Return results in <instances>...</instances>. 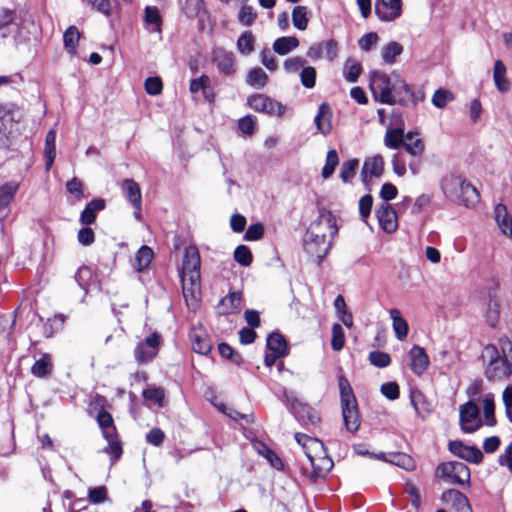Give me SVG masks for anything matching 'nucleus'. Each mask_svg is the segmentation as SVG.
Here are the masks:
<instances>
[{
	"instance_id": "f257e3e1",
	"label": "nucleus",
	"mask_w": 512,
	"mask_h": 512,
	"mask_svg": "<svg viewBox=\"0 0 512 512\" xmlns=\"http://www.w3.org/2000/svg\"><path fill=\"white\" fill-rule=\"evenodd\" d=\"M370 90L375 101L393 105H405L413 102L414 93L401 75L395 71L386 74L382 71H373L370 75Z\"/></svg>"
},
{
	"instance_id": "f03ea898",
	"label": "nucleus",
	"mask_w": 512,
	"mask_h": 512,
	"mask_svg": "<svg viewBox=\"0 0 512 512\" xmlns=\"http://www.w3.org/2000/svg\"><path fill=\"white\" fill-rule=\"evenodd\" d=\"M337 233L335 216L330 211L322 209L306 230L303 239L305 251L321 259L329 251Z\"/></svg>"
},
{
	"instance_id": "7ed1b4c3",
	"label": "nucleus",
	"mask_w": 512,
	"mask_h": 512,
	"mask_svg": "<svg viewBox=\"0 0 512 512\" xmlns=\"http://www.w3.org/2000/svg\"><path fill=\"white\" fill-rule=\"evenodd\" d=\"M338 387L344 427L348 433L356 435L361 427L362 415L350 382L343 374L338 376Z\"/></svg>"
},
{
	"instance_id": "20e7f679",
	"label": "nucleus",
	"mask_w": 512,
	"mask_h": 512,
	"mask_svg": "<svg viewBox=\"0 0 512 512\" xmlns=\"http://www.w3.org/2000/svg\"><path fill=\"white\" fill-rule=\"evenodd\" d=\"M441 188L447 198L466 207H473L479 201L477 189L461 176L447 175L442 179Z\"/></svg>"
},
{
	"instance_id": "39448f33",
	"label": "nucleus",
	"mask_w": 512,
	"mask_h": 512,
	"mask_svg": "<svg viewBox=\"0 0 512 512\" xmlns=\"http://www.w3.org/2000/svg\"><path fill=\"white\" fill-rule=\"evenodd\" d=\"M200 265L201 258L198 248L194 245L186 247L180 271L182 288H193L200 285Z\"/></svg>"
},
{
	"instance_id": "423d86ee",
	"label": "nucleus",
	"mask_w": 512,
	"mask_h": 512,
	"mask_svg": "<svg viewBox=\"0 0 512 512\" xmlns=\"http://www.w3.org/2000/svg\"><path fill=\"white\" fill-rule=\"evenodd\" d=\"M435 476L450 485L471 486V472L463 462H442L436 467Z\"/></svg>"
},
{
	"instance_id": "0eeeda50",
	"label": "nucleus",
	"mask_w": 512,
	"mask_h": 512,
	"mask_svg": "<svg viewBox=\"0 0 512 512\" xmlns=\"http://www.w3.org/2000/svg\"><path fill=\"white\" fill-rule=\"evenodd\" d=\"M459 426L466 434L475 433L483 426L479 407L473 400L459 406Z\"/></svg>"
},
{
	"instance_id": "6e6552de",
	"label": "nucleus",
	"mask_w": 512,
	"mask_h": 512,
	"mask_svg": "<svg viewBox=\"0 0 512 512\" xmlns=\"http://www.w3.org/2000/svg\"><path fill=\"white\" fill-rule=\"evenodd\" d=\"M161 345V335L153 332L144 340L140 341L134 349L135 360L139 364L148 363L159 353Z\"/></svg>"
},
{
	"instance_id": "1a4fd4ad",
	"label": "nucleus",
	"mask_w": 512,
	"mask_h": 512,
	"mask_svg": "<svg viewBox=\"0 0 512 512\" xmlns=\"http://www.w3.org/2000/svg\"><path fill=\"white\" fill-rule=\"evenodd\" d=\"M249 106L256 112L266 113L271 116H283L286 106L282 103L264 95L254 94L248 98Z\"/></svg>"
},
{
	"instance_id": "9d476101",
	"label": "nucleus",
	"mask_w": 512,
	"mask_h": 512,
	"mask_svg": "<svg viewBox=\"0 0 512 512\" xmlns=\"http://www.w3.org/2000/svg\"><path fill=\"white\" fill-rule=\"evenodd\" d=\"M440 500L455 512H473L468 497L461 491L449 488L441 493Z\"/></svg>"
},
{
	"instance_id": "9b49d317",
	"label": "nucleus",
	"mask_w": 512,
	"mask_h": 512,
	"mask_svg": "<svg viewBox=\"0 0 512 512\" xmlns=\"http://www.w3.org/2000/svg\"><path fill=\"white\" fill-rule=\"evenodd\" d=\"M296 442L301 445L308 461L313 460L327 452L324 443L318 438L308 436L305 433L296 432L294 435Z\"/></svg>"
},
{
	"instance_id": "f8f14e48",
	"label": "nucleus",
	"mask_w": 512,
	"mask_h": 512,
	"mask_svg": "<svg viewBox=\"0 0 512 512\" xmlns=\"http://www.w3.org/2000/svg\"><path fill=\"white\" fill-rule=\"evenodd\" d=\"M402 5V0H376L375 14L381 21H395L402 14Z\"/></svg>"
},
{
	"instance_id": "ddd939ff",
	"label": "nucleus",
	"mask_w": 512,
	"mask_h": 512,
	"mask_svg": "<svg viewBox=\"0 0 512 512\" xmlns=\"http://www.w3.org/2000/svg\"><path fill=\"white\" fill-rule=\"evenodd\" d=\"M448 446L452 454L467 462L480 464L483 460V453L477 446L465 445L460 440L450 441Z\"/></svg>"
},
{
	"instance_id": "4468645a",
	"label": "nucleus",
	"mask_w": 512,
	"mask_h": 512,
	"mask_svg": "<svg viewBox=\"0 0 512 512\" xmlns=\"http://www.w3.org/2000/svg\"><path fill=\"white\" fill-rule=\"evenodd\" d=\"M376 217L381 229L386 233H393L398 228V218L393 207L388 203H381L376 209Z\"/></svg>"
},
{
	"instance_id": "2eb2a0df",
	"label": "nucleus",
	"mask_w": 512,
	"mask_h": 512,
	"mask_svg": "<svg viewBox=\"0 0 512 512\" xmlns=\"http://www.w3.org/2000/svg\"><path fill=\"white\" fill-rule=\"evenodd\" d=\"M213 62L218 71L224 76H233L237 71L235 57L232 52L220 48L215 49L213 52Z\"/></svg>"
},
{
	"instance_id": "dca6fc26",
	"label": "nucleus",
	"mask_w": 512,
	"mask_h": 512,
	"mask_svg": "<svg viewBox=\"0 0 512 512\" xmlns=\"http://www.w3.org/2000/svg\"><path fill=\"white\" fill-rule=\"evenodd\" d=\"M338 55V43L335 40H327L315 45H312L308 51L307 56L312 59L326 58L329 61L334 60Z\"/></svg>"
},
{
	"instance_id": "f3484780",
	"label": "nucleus",
	"mask_w": 512,
	"mask_h": 512,
	"mask_svg": "<svg viewBox=\"0 0 512 512\" xmlns=\"http://www.w3.org/2000/svg\"><path fill=\"white\" fill-rule=\"evenodd\" d=\"M410 357V368L418 376L422 375L429 366V357L425 349L419 345H413L408 352Z\"/></svg>"
},
{
	"instance_id": "a211bd4d",
	"label": "nucleus",
	"mask_w": 512,
	"mask_h": 512,
	"mask_svg": "<svg viewBox=\"0 0 512 512\" xmlns=\"http://www.w3.org/2000/svg\"><path fill=\"white\" fill-rule=\"evenodd\" d=\"M384 171V159L381 155L367 157L363 163L361 177L364 183L372 177H380Z\"/></svg>"
},
{
	"instance_id": "6ab92c4d",
	"label": "nucleus",
	"mask_w": 512,
	"mask_h": 512,
	"mask_svg": "<svg viewBox=\"0 0 512 512\" xmlns=\"http://www.w3.org/2000/svg\"><path fill=\"white\" fill-rule=\"evenodd\" d=\"M241 302L242 292L230 290V293L219 301L218 313L225 316L238 313L241 310Z\"/></svg>"
},
{
	"instance_id": "aec40b11",
	"label": "nucleus",
	"mask_w": 512,
	"mask_h": 512,
	"mask_svg": "<svg viewBox=\"0 0 512 512\" xmlns=\"http://www.w3.org/2000/svg\"><path fill=\"white\" fill-rule=\"evenodd\" d=\"M54 370V362L52 355L49 353H41L39 359H37L30 368L31 374L39 379H46L52 376Z\"/></svg>"
},
{
	"instance_id": "412c9836",
	"label": "nucleus",
	"mask_w": 512,
	"mask_h": 512,
	"mask_svg": "<svg viewBox=\"0 0 512 512\" xmlns=\"http://www.w3.org/2000/svg\"><path fill=\"white\" fill-rule=\"evenodd\" d=\"M309 463L312 468L310 478L313 481L318 478H324L334 465L333 460L327 452L313 460H310Z\"/></svg>"
},
{
	"instance_id": "4be33fe9",
	"label": "nucleus",
	"mask_w": 512,
	"mask_h": 512,
	"mask_svg": "<svg viewBox=\"0 0 512 512\" xmlns=\"http://www.w3.org/2000/svg\"><path fill=\"white\" fill-rule=\"evenodd\" d=\"M410 403L413 406L417 416L425 418L431 412L430 402L427 400L425 394L419 389H411Z\"/></svg>"
},
{
	"instance_id": "5701e85b",
	"label": "nucleus",
	"mask_w": 512,
	"mask_h": 512,
	"mask_svg": "<svg viewBox=\"0 0 512 512\" xmlns=\"http://www.w3.org/2000/svg\"><path fill=\"white\" fill-rule=\"evenodd\" d=\"M495 221L501 232L512 239V216L504 204H497L494 208Z\"/></svg>"
},
{
	"instance_id": "b1692460",
	"label": "nucleus",
	"mask_w": 512,
	"mask_h": 512,
	"mask_svg": "<svg viewBox=\"0 0 512 512\" xmlns=\"http://www.w3.org/2000/svg\"><path fill=\"white\" fill-rule=\"evenodd\" d=\"M190 340L192 344V349L194 352L207 355L212 350V343L207 335V333L200 329L196 330L194 329L190 333Z\"/></svg>"
},
{
	"instance_id": "393cba45",
	"label": "nucleus",
	"mask_w": 512,
	"mask_h": 512,
	"mask_svg": "<svg viewBox=\"0 0 512 512\" xmlns=\"http://www.w3.org/2000/svg\"><path fill=\"white\" fill-rule=\"evenodd\" d=\"M332 111L330 106L327 103H322L318 108V113L314 118L315 125L317 130L323 134L327 135L332 130Z\"/></svg>"
},
{
	"instance_id": "a878e982",
	"label": "nucleus",
	"mask_w": 512,
	"mask_h": 512,
	"mask_svg": "<svg viewBox=\"0 0 512 512\" xmlns=\"http://www.w3.org/2000/svg\"><path fill=\"white\" fill-rule=\"evenodd\" d=\"M506 66L501 60H496L493 67V81L497 90L506 93L510 90L511 84L506 77Z\"/></svg>"
},
{
	"instance_id": "bb28decb",
	"label": "nucleus",
	"mask_w": 512,
	"mask_h": 512,
	"mask_svg": "<svg viewBox=\"0 0 512 512\" xmlns=\"http://www.w3.org/2000/svg\"><path fill=\"white\" fill-rule=\"evenodd\" d=\"M122 190L136 210H141L142 196L139 185L133 179H125Z\"/></svg>"
},
{
	"instance_id": "cd10ccee",
	"label": "nucleus",
	"mask_w": 512,
	"mask_h": 512,
	"mask_svg": "<svg viewBox=\"0 0 512 512\" xmlns=\"http://www.w3.org/2000/svg\"><path fill=\"white\" fill-rule=\"evenodd\" d=\"M267 351H273L278 355L288 354V343L285 337L278 331L272 332L268 335L266 340Z\"/></svg>"
},
{
	"instance_id": "c85d7f7f",
	"label": "nucleus",
	"mask_w": 512,
	"mask_h": 512,
	"mask_svg": "<svg viewBox=\"0 0 512 512\" xmlns=\"http://www.w3.org/2000/svg\"><path fill=\"white\" fill-rule=\"evenodd\" d=\"M483 408V425L488 427H494L497 425V419L495 416V400L493 393H487L484 395L482 401Z\"/></svg>"
},
{
	"instance_id": "c756f323",
	"label": "nucleus",
	"mask_w": 512,
	"mask_h": 512,
	"mask_svg": "<svg viewBox=\"0 0 512 512\" xmlns=\"http://www.w3.org/2000/svg\"><path fill=\"white\" fill-rule=\"evenodd\" d=\"M105 208V201L103 199H94L90 201L85 209L81 212L80 221L84 225H90L96 220L97 212Z\"/></svg>"
},
{
	"instance_id": "7c9ffc66",
	"label": "nucleus",
	"mask_w": 512,
	"mask_h": 512,
	"mask_svg": "<svg viewBox=\"0 0 512 512\" xmlns=\"http://www.w3.org/2000/svg\"><path fill=\"white\" fill-rule=\"evenodd\" d=\"M45 170L49 171L56 158V131L49 130L45 138L44 147Z\"/></svg>"
},
{
	"instance_id": "2f4dec72",
	"label": "nucleus",
	"mask_w": 512,
	"mask_h": 512,
	"mask_svg": "<svg viewBox=\"0 0 512 512\" xmlns=\"http://www.w3.org/2000/svg\"><path fill=\"white\" fill-rule=\"evenodd\" d=\"M405 135L402 128H391V125L387 126V130L384 135V145L390 149H398L404 143Z\"/></svg>"
},
{
	"instance_id": "473e14b6",
	"label": "nucleus",
	"mask_w": 512,
	"mask_h": 512,
	"mask_svg": "<svg viewBox=\"0 0 512 512\" xmlns=\"http://www.w3.org/2000/svg\"><path fill=\"white\" fill-rule=\"evenodd\" d=\"M98 426L102 431V436L117 433V428L112 415L106 409H100L96 416Z\"/></svg>"
},
{
	"instance_id": "72a5a7b5",
	"label": "nucleus",
	"mask_w": 512,
	"mask_h": 512,
	"mask_svg": "<svg viewBox=\"0 0 512 512\" xmlns=\"http://www.w3.org/2000/svg\"><path fill=\"white\" fill-rule=\"evenodd\" d=\"M389 314H390L391 319L393 320L392 325H393V329H394L396 337L399 340H403L404 338H406L408 331H409V326H408L407 321L401 316L400 311L396 308L390 309Z\"/></svg>"
},
{
	"instance_id": "f704fd0d",
	"label": "nucleus",
	"mask_w": 512,
	"mask_h": 512,
	"mask_svg": "<svg viewBox=\"0 0 512 512\" xmlns=\"http://www.w3.org/2000/svg\"><path fill=\"white\" fill-rule=\"evenodd\" d=\"M299 46L298 38L294 36L280 37L273 43V50L279 55H286Z\"/></svg>"
},
{
	"instance_id": "c9c22d12",
	"label": "nucleus",
	"mask_w": 512,
	"mask_h": 512,
	"mask_svg": "<svg viewBox=\"0 0 512 512\" xmlns=\"http://www.w3.org/2000/svg\"><path fill=\"white\" fill-rule=\"evenodd\" d=\"M298 420L306 427L319 425L321 418L318 413L310 406L303 405L297 411Z\"/></svg>"
},
{
	"instance_id": "e433bc0d",
	"label": "nucleus",
	"mask_w": 512,
	"mask_h": 512,
	"mask_svg": "<svg viewBox=\"0 0 512 512\" xmlns=\"http://www.w3.org/2000/svg\"><path fill=\"white\" fill-rule=\"evenodd\" d=\"M18 189L19 184L14 181L5 183L0 187V212L11 203Z\"/></svg>"
},
{
	"instance_id": "4c0bfd02",
	"label": "nucleus",
	"mask_w": 512,
	"mask_h": 512,
	"mask_svg": "<svg viewBox=\"0 0 512 512\" xmlns=\"http://www.w3.org/2000/svg\"><path fill=\"white\" fill-rule=\"evenodd\" d=\"M268 82V75L260 68H252L248 71L246 76V83L256 89L263 88Z\"/></svg>"
},
{
	"instance_id": "58836bf2",
	"label": "nucleus",
	"mask_w": 512,
	"mask_h": 512,
	"mask_svg": "<svg viewBox=\"0 0 512 512\" xmlns=\"http://www.w3.org/2000/svg\"><path fill=\"white\" fill-rule=\"evenodd\" d=\"M402 52L403 46L398 42L392 41L382 47L381 57L386 64L392 65Z\"/></svg>"
},
{
	"instance_id": "ea45409f",
	"label": "nucleus",
	"mask_w": 512,
	"mask_h": 512,
	"mask_svg": "<svg viewBox=\"0 0 512 512\" xmlns=\"http://www.w3.org/2000/svg\"><path fill=\"white\" fill-rule=\"evenodd\" d=\"M104 438L108 442V447L105 449V452L111 456L113 461H118L123 454V448L118 432L105 435Z\"/></svg>"
},
{
	"instance_id": "a19ab883",
	"label": "nucleus",
	"mask_w": 512,
	"mask_h": 512,
	"mask_svg": "<svg viewBox=\"0 0 512 512\" xmlns=\"http://www.w3.org/2000/svg\"><path fill=\"white\" fill-rule=\"evenodd\" d=\"M403 146L405 150L414 157L421 156L424 152L425 145L420 138H414L412 132L405 135Z\"/></svg>"
},
{
	"instance_id": "79ce46f5",
	"label": "nucleus",
	"mask_w": 512,
	"mask_h": 512,
	"mask_svg": "<svg viewBox=\"0 0 512 512\" xmlns=\"http://www.w3.org/2000/svg\"><path fill=\"white\" fill-rule=\"evenodd\" d=\"M388 461L406 471H412L416 468L415 460L410 455L403 452L389 453Z\"/></svg>"
},
{
	"instance_id": "37998d69",
	"label": "nucleus",
	"mask_w": 512,
	"mask_h": 512,
	"mask_svg": "<svg viewBox=\"0 0 512 512\" xmlns=\"http://www.w3.org/2000/svg\"><path fill=\"white\" fill-rule=\"evenodd\" d=\"M80 32L75 26H70L63 35L64 47L70 54H75L78 42L80 40Z\"/></svg>"
},
{
	"instance_id": "c03bdc74",
	"label": "nucleus",
	"mask_w": 512,
	"mask_h": 512,
	"mask_svg": "<svg viewBox=\"0 0 512 512\" xmlns=\"http://www.w3.org/2000/svg\"><path fill=\"white\" fill-rule=\"evenodd\" d=\"M292 23L298 30L304 31L308 27L309 13L306 6H296L292 11Z\"/></svg>"
},
{
	"instance_id": "a18cd8bd",
	"label": "nucleus",
	"mask_w": 512,
	"mask_h": 512,
	"mask_svg": "<svg viewBox=\"0 0 512 512\" xmlns=\"http://www.w3.org/2000/svg\"><path fill=\"white\" fill-rule=\"evenodd\" d=\"M65 316L63 315H55L53 318L48 319L46 322L42 323V334L45 338H50L54 335V333L60 330L65 323Z\"/></svg>"
},
{
	"instance_id": "49530a36",
	"label": "nucleus",
	"mask_w": 512,
	"mask_h": 512,
	"mask_svg": "<svg viewBox=\"0 0 512 512\" xmlns=\"http://www.w3.org/2000/svg\"><path fill=\"white\" fill-rule=\"evenodd\" d=\"M154 257L153 250L149 246H142L135 257V267L138 271L146 269Z\"/></svg>"
},
{
	"instance_id": "de8ad7c7",
	"label": "nucleus",
	"mask_w": 512,
	"mask_h": 512,
	"mask_svg": "<svg viewBox=\"0 0 512 512\" xmlns=\"http://www.w3.org/2000/svg\"><path fill=\"white\" fill-rule=\"evenodd\" d=\"M254 36L250 31L242 33L237 40V49L243 55H248L254 50Z\"/></svg>"
},
{
	"instance_id": "09e8293b",
	"label": "nucleus",
	"mask_w": 512,
	"mask_h": 512,
	"mask_svg": "<svg viewBox=\"0 0 512 512\" xmlns=\"http://www.w3.org/2000/svg\"><path fill=\"white\" fill-rule=\"evenodd\" d=\"M359 167V161L357 159H350L344 162L340 169V178L343 182H350L356 175V171Z\"/></svg>"
},
{
	"instance_id": "8fccbe9b",
	"label": "nucleus",
	"mask_w": 512,
	"mask_h": 512,
	"mask_svg": "<svg viewBox=\"0 0 512 512\" xmlns=\"http://www.w3.org/2000/svg\"><path fill=\"white\" fill-rule=\"evenodd\" d=\"M339 164V157L336 150L328 151L326 155L325 165L322 169V177L328 179L335 171L336 166Z\"/></svg>"
},
{
	"instance_id": "3c124183",
	"label": "nucleus",
	"mask_w": 512,
	"mask_h": 512,
	"mask_svg": "<svg viewBox=\"0 0 512 512\" xmlns=\"http://www.w3.org/2000/svg\"><path fill=\"white\" fill-rule=\"evenodd\" d=\"M345 345V332L339 323L332 326L331 347L334 351H340Z\"/></svg>"
},
{
	"instance_id": "603ef678",
	"label": "nucleus",
	"mask_w": 512,
	"mask_h": 512,
	"mask_svg": "<svg viewBox=\"0 0 512 512\" xmlns=\"http://www.w3.org/2000/svg\"><path fill=\"white\" fill-rule=\"evenodd\" d=\"M362 71L360 63L348 60L344 65V77L348 82H356Z\"/></svg>"
},
{
	"instance_id": "864d4df0",
	"label": "nucleus",
	"mask_w": 512,
	"mask_h": 512,
	"mask_svg": "<svg viewBox=\"0 0 512 512\" xmlns=\"http://www.w3.org/2000/svg\"><path fill=\"white\" fill-rule=\"evenodd\" d=\"M144 399L156 403L159 407H163L165 403V392L162 388L154 387L144 389L142 392Z\"/></svg>"
},
{
	"instance_id": "5fc2aeb1",
	"label": "nucleus",
	"mask_w": 512,
	"mask_h": 512,
	"mask_svg": "<svg viewBox=\"0 0 512 512\" xmlns=\"http://www.w3.org/2000/svg\"><path fill=\"white\" fill-rule=\"evenodd\" d=\"M369 362L378 368H385L391 364V357L382 351H371L368 356Z\"/></svg>"
},
{
	"instance_id": "6e6d98bb",
	"label": "nucleus",
	"mask_w": 512,
	"mask_h": 512,
	"mask_svg": "<svg viewBox=\"0 0 512 512\" xmlns=\"http://www.w3.org/2000/svg\"><path fill=\"white\" fill-rule=\"evenodd\" d=\"M454 99V95L449 90L438 89L432 96V103L437 108H444L448 102Z\"/></svg>"
},
{
	"instance_id": "4d7b16f0",
	"label": "nucleus",
	"mask_w": 512,
	"mask_h": 512,
	"mask_svg": "<svg viewBox=\"0 0 512 512\" xmlns=\"http://www.w3.org/2000/svg\"><path fill=\"white\" fill-rule=\"evenodd\" d=\"M108 499V491L105 486H97L88 490V500L91 504H101Z\"/></svg>"
},
{
	"instance_id": "13d9d810",
	"label": "nucleus",
	"mask_w": 512,
	"mask_h": 512,
	"mask_svg": "<svg viewBox=\"0 0 512 512\" xmlns=\"http://www.w3.org/2000/svg\"><path fill=\"white\" fill-rule=\"evenodd\" d=\"M189 309L196 311L201 305V290H182Z\"/></svg>"
},
{
	"instance_id": "bf43d9fd",
	"label": "nucleus",
	"mask_w": 512,
	"mask_h": 512,
	"mask_svg": "<svg viewBox=\"0 0 512 512\" xmlns=\"http://www.w3.org/2000/svg\"><path fill=\"white\" fill-rule=\"evenodd\" d=\"M234 259L242 266H249L252 263L253 256L247 246L240 245L234 251Z\"/></svg>"
},
{
	"instance_id": "052dcab7",
	"label": "nucleus",
	"mask_w": 512,
	"mask_h": 512,
	"mask_svg": "<svg viewBox=\"0 0 512 512\" xmlns=\"http://www.w3.org/2000/svg\"><path fill=\"white\" fill-rule=\"evenodd\" d=\"M300 80L301 84L307 88L311 89L315 86L316 83V69L312 66H305L300 72Z\"/></svg>"
},
{
	"instance_id": "680f3d73",
	"label": "nucleus",
	"mask_w": 512,
	"mask_h": 512,
	"mask_svg": "<svg viewBox=\"0 0 512 512\" xmlns=\"http://www.w3.org/2000/svg\"><path fill=\"white\" fill-rule=\"evenodd\" d=\"M381 393L389 400L393 401L400 397V387L396 382H386L380 387Z\"/></svg>"
},
{
	"instance_id": "e2e57ef3",
	"label": "nucleus",
	"mask_w": 512,
	"mask_h": 512,
	"mask_svg": "<svg viewBox=\"0 0 512 512\" xmlns=\"http://www.w3.org/2000/svg\"><path fill=\"white\" fill-rule=\"evenodd\" d=\"M378 41H379V36L377 35V33L369 32V33L363 35L359 39L358 44H359V47L361 50L368 52L374 46L377 45Z\"/></svg>"
},
{
	"instance_id": "0e129e2a",
	"label": "nucleus",
	"mask_w": 512,
	"mask_h": 512,
	"mask_svg": "<svg viewBox=\"0 0 512 512\" xmlns=\"http://www.w3.org/2000/svg\"><path fill=\"white\" fill-rule=\"evenodd\" d=\"M242 4L243 5L238 14V20L241 24L250 26L256 18V13L253 11L251 6H247L245 3Z\"/></svg>"
},
{
	"instance_id": "69168bd1",
	"label": "nucleus",
	"mask_w": 512,
	"mask_h": 512,
	"mask_svg": "<svg viewBox=\"0 0 512 512\" xmlns=\"http://www.w3.org/2000/svg\"><path fill=\"white\" fill-rule=\"evenodd\" d=\"M373 206V198L371 195L367 194L360 198L359 200V213L361 216V219L366 222L367 218L369 217L371 210Z\"/></svg>"
},
{
	"instance_id": "338daca9",
	"label": "nucleus",
	"mask_w": 512,
	"mask_h": 512,
	"mask_svg": "<svg viewBox=\"0 0 512 512\" xmlns=\"http://www.w3.org/2000/svg\"><path fill=\"white\" fill-rule=\"evenodd\" d=\"M203 0H185L183 9L186 15L190 18L199 15L203 10Z\"/></svg>"
},
{
	"instance_id": "774afa93",
	"label": "nucleus",
	"mask_w": 512,
	"mask_h": 512,
	"mask_svg": "<svg viewBox=\"0 0 512 512\" xmlns=\"http://www.w3.org/2000/svg\"><path fill=\"white\" fill-rule=\"evenodd\" d=\"M502 401L505 406V413L508 420L512 423V385H508L502 393Z\"/></svg>"
}]
</instances>
